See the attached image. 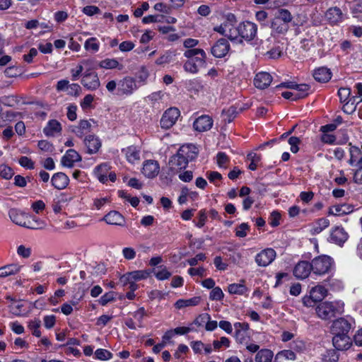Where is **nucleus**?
Segmentation results:
<instances>
[{
  "instance_id": "31",
  "label": "nucleus",
  "mask_w": 362,
  "mask_h": 362,
  "mask_svg": "<svg viewBox=\"0 0 362 362\" xmlns=\"http://www.w3.org/2000/svg\"><path fill=\"white\" fill-rule=\"evenodd\" d=\"M247 290L244 280H241L240 284H231L228 287V291L230 294L243 295Z\"/></svg>"
},
{
  "instance_id": "26",
  "label": "nucleus",
  "mask_w": 362,
  "mask_h": 362,
  "mask_svg": "<svg viewBox=\"0 0 362 362\" xmlns=\"http://www.w3.org/2000/svg\"><path fill=\"white\" fill-rule=\"evenodd\" d=\"M62 131L61 124L56 119H51L44 128L43 132L47 136H54Z\"/></svg>"
},
{
  "instance_id": "16",
  "label": "nucleus",
  "mask_w": 362,
  "mask_h": 362,
  "mask_svg": "<svg viewBox=\"0 0 362 362\" xmlns=\"http://www.w3.org/2000/svg\"><path fill=\"white\" fill-rule=\"evenodd\" d=\"M325 17L330 24L336 25L343 21L344 14L340 8L334 6L327 9Z\"/></svg>"
},
{
  "instance_id": "5",
  "label": "nucleus",
  "mask_w": 362,
  "mask_h": 362,
  "mask_svg": "<svg viewBox=\"0 0 362 362\" xmlns=\"http://www.w3.org/2000/svg\"><path fill=\"white\" fill-rule=\"evenodd\" d=\"M137 88L136 81L132 77H125L118 83L117 95H131Z\"/></svg>"
},
{
  "instance_id": "20",
  "label": "nucleus",
  "mask_w": 362,
  "mask_h": 362,
  "mask_svg": "<svg viewBox=\"0 0 362 362\" xmlns=\"http://www.w3.org/2000/svg\"><path fill=\"white\" fill-rule=\"evenodd\" d=\"M81 160V156L74 149H69L62 158L61 163L63 166L72 168L74 163Z\"/></svg>"
},
{
  "instance_id": "63",
  "label": "nucleus",
  "mask_w": 362,
  "mask_h": 362,
  "mask_svg": "<svg viewBox=\"0 0 362 362\" xmlns=\"http://www.w3.org/2000/svg\"><path fill=\"white\" fill-rule=\"evenodd\" d=\"M216 158L219 167H224L229 162V158L224 152H218Z\"/></svg>"
},
{
  "instance_id": "28",
  "label": "nucleus",
  "mask_w": 362,
  "mask_h": 362,
  "mask_svg": "<svg viewBox=\"0 0 362 362\" xmlns=\"http://www.w3.org/2000/svg\"><path fill=\"white\" fill-rule=\"evenodd\" d=\"M329 225V221L326 218H321L314 222L310 228V233L312 235H317L320 233L324 229L327 228Z\"/></svg>"
},
{
  "instance_id": "48",
  "label": "nucleus",
  "mask_w": 362,
  "mask_h": 362,
  "mask_svg": "<svg viewBox=\"0 0 362 362\" xmlns=\"http://www.w3.org/2000/svg\"><path fill=\"white\" fill-rule=\"evenodd\" d=\"M282 50L279 46L274 47L266 52L267 59H277L281 56Z\"/></svg>"
},
{
  "instance_id": "42",
  "label": "nucleus",
  "mask_w": 362,
  "mask_h": 362,
  "mask_svg": "<svg viewBox=\"0 0 362 362\" xmlns=\"http://www.w3.org/2000/svg\"><path fill=\"white\" fill-rule=\"evenodd\" d=\"M310 86L307 84H297V86L295 90H296L298 92L296 93V95H295L294 100H298L300 98H303L305 96L308 95V90H309Z\"/></svg>"
},
{
  "instance_id": "55",
  "label": "nucleus",
  "mask_w": 362,
  "mask_h": 362,
  "mask_svg": "<svg viewBox=\"0 0 362 362\" xmlns=\"http://www.w3.org/2000/svg\"><path fill=\"white\" fill-rule=\"evenodd\" d=\"M250 226L246 223H241L235 229V235L239 238H244L247 235V231L249 230Z\"/></svg>"
},
{
  "instance_id": "56",
  "label": "nucleus",
  "mask_w": 362,
  "mask_h": 362,
  "mask_svg": "<svg viewBox=\"0 0 362 362\" xmlns=\"http://www.w3.org/2000/svg\"><path fill=\"white\" fill-rule=\"evenodd\" d=\"M351 95V89L349 88H340L338 90V95L341 103L349 100Z\"/></svg>"
},
{
  "instance_id": "44",
  "label": "nucleus",
  "mask_w": 362,
  "mask_h": 362,
  "mask_svg": "<svg viewBox=\"0 0 362 362\" xmlns=\"http://www.w3.org/2000/svg\"><path fill=\"white\" fill-rule=\"evenodd\" d=\"M119 62L115 59H105L99 63V66L103 69H112L117 68Z\"/></svg>"
},
{
  "instance_id": "15",
  "label": "nucleus",
  "mask_w": 362,
  "mask_h": 362,
  "mask_svg": "<svg viewBox=\"0 0 362 362\" xmlns=\"http://www.w3.org/2000/svg\"><path fill=\"white\" fill-rule=\"evenodd\" d=\"M311 272V262L300 261L294 267L293 274L297 279H304L309 276Z\"/></svg>"
},
{
  "instance_id": "59",
  "label": "nucleus",
  "mask_w": 362,
  "mask_h": 362,
  "mask_svg": "<svg viewBox=\"0 0 362 362\" xmlns=\"http://www.w3.org/2000/svg\"><path fill=\"white\" fill-rule=\"evenodd\" d=\"M300 143V140L298 137L291 136L288 139V144L291 145V151L292 153H296L298 151V144Z\"/></svg>"
},
{
  "instance_id": "54",
  "label": "nucleus",
  "mask_w": 362,
  "mask_h": 362,
  "mask_svg": "<svg viewBox=\"0 0 362 362\" xmlns=\"http://www.w3.org/2000/svg\"><path fill=\"white\" fill-rule=\"evenodd\" d=\"M115 296L116 294L113 291L107 292L101 296V298L99 300V303L102 305H105L108 303L113 301L115 299Z\"/></svg>"
},
{
  "instance_id": "46",
  "label": "nucleus",
  "mask_w": 362,
  "mask_h": 362,
  "mask_svg": "<svg viewBox=\"0 0 362 362\" xmlns=\"http://www.w3.org/2000/svg\"><path fill=\"white\" fill-rule=\"evenodd\" d=\"M322 359L325 362H337L339 356L335 350L329 349L323 354Z\"/></svg>"
},
{
  "instance_id": "35",
  "label": "nucleus",
  "mask_w": 362,
  "mask_h": 362,
  "mask_svg": "<svg viewBox=\"0 0 362 362\" xmlns=\"http://www.w3.org/2000/svg\"><path fill=\"white\" fill-rule=\"evenodd\" d=\"M310 294L314 300L321 301L327 294V289L322 286H316L312 288Z\"/></svg>"
},
{
  "instance_id": "47",
  "label": "nucleus",
  "mask_w": 362,
  "mask_h": 362,
  "mask_svg": "<svg viewBox=\"0 0 362 362\" xmlns=\"http://www.w3.org/2000/svg\"><path fill=\"white\" fill-rule=\"evenodd\" d=\"M247 160L251 161L249 165V168L251 170H255L257 169V163L260 161L261 157L255 153H250L247 156Z\"/></svg>"
},
{
  "instance_id": "39",
  "label": "nucleus",
  "mask_w": 362,
  "mask_h": 362,
  "mask_svg": "<svg viewBox=\"0 0 362 362\" xmlns=\"http://www.w3.org/2000/svg\"><path fill=\"white\" fill-rule=\"evenodd\" d=\"M87 270L93 276H101L106 272L105 265L103 264H97L95 266L89 265L87 267Z\"/></svg>"
},
{
  "instance_id": "62",
  "label": "nucleus",
  "mask_w": 362,
  "mask_h": 362,
  "mask_svg": "<svg viewBox=\"0 0 362 362\" xmlns=\"http://www.w3.org/2000/svg\"><path fill=\"white\" fill-rule=\"evenodd\" d=\"M213 345L214 349H220L222 346L226 347H229L230 346V340L225 337H221L220 340H214L213 342Z\"/></svg>"
},
{
  "instance_id": "6",
  "label": "nucleus",
  "mask_w": 362,
  "mask_h": 362,
  "mask_svg": "<svg viewBox=\"0 0 362 362\" xmlns=\"http://www.w3.org/2000/svg\"><path fill=\"white\" fill-rule=\"evenodd\" d=\"M337 312L336 307L332 303L323 302L316 308V313L319 317L323 320H329L334 317Z\"/></svg>"
},
{
  "instance_id": "32",
  "label": "nucleus",
  "mask_w": 362,
  "mask_h": 362,
  "mask_svg": "<svg viewBox=\"0 0 362 362\" xmlns=\"http://www.w3.org/2000/svg\"><path fill=\"white\" fill-rule=\"evenodd\" d=\"M200 297H194L189 299H179L175 303V307L181 309L185 307L194 306L199 303Z\"/></svg>"
},
{
  "instance_id": "21",
  "label": "nucleus",
  "mask_w": 362,
  "mask_h": 362,
  "mask_svg": "<svg viewBox=\"0 0 362 362\" xmlns=\"http://www.w3.org/2000/svg\"><path fill=\"white\" fill-rule=\"evenodd\" d=\"M272 81V76L267 72H259L256 74L254 84L259 89L267 88Z\"/></svg>"
},
{
  "instance_id": "51",
  "label": "nucleus",
  "mask_w": 362,
  "mask_h": 362,
  "mask_svg": "<svg viewBox=\"0 0 362 362\" xmlns=\"http://www.w3.org/2000/svg\"><path fill=\"white\" fill-rule=\"evenodd\" d=\"M345 205H336L329 208L328 214L334 216H341L348 212L344 209Z\"/></svg>"
},
{
  "instance_id": "17",
  "label": "nucleus",
  "mask_w": 362,
  "mask_h": 362,
  "mask_svg": "<svg viewBox=\"0 0 362 362\" xmlns=\"http://www.w3.org/2000/svg\"><path fill=\"white\" fill-rule=\"evenodd\" d=\"M177 152L178 155L181 156L187 162L195 159L198 155L197 148L193 144L182 145Z\"/></svg>"
},
{
  "instance_id": "19",
  "label": "nucleus",
  "mask_w": 362,
  "mask_h": 362,
  "mask_svg": "<svg viewBox=\"0 0 362 362\" xmlns=\"http://www.w3.org/2000/svg\"><path fill=\"white\" fill-rule=\"evenodd\" d=\"M159 169L157 161L148 160L144 163L142 173L148 178H153L158 174Z\"/></svg>"
},
{
  "instance_id": "30",
  "label": "nucleus",
  "mask_w": 362,
  "mask_h": 362,
  "mask_svg": "<svg viewBox=\"0 0 362 362\" xmlns=\"http://www.w3.org/2000/svg\"><path fill=\"white\" fill-rule=\"evenodd\" d=\"M21 268V266L18 264H11L1 267H0V278L14 275L20 272Z\"/></svg>"
},
{
  "instance_id": "23",
  "label": "nucleus",
  "mask_w": 362,
  "mask_h": 362,
  "mask_svg": "<svg viewBox=\"0 0 362 362\" xmlns=\"http://www.w3.org/2000/svg\"><path fill=\"white\" fill-rule=\"evenodd\" d=\"M102 220L110 225L123 226L124 223V217L117 211H110Z\"/></svg>"
},
{
  "instance_id": "41",
  "label": "nucleus",
  "mask_w": 362,
  "mask_h": 362,
  "mask_svg": "<svg viewBox=\"0 0 362 362\" xmlns=\"http://www.w3.org/2000/svg\"><path fill=\"white\" fill-rule=\"evenodd\" d=\"M40 326L41 321L38 319L31 320L28 323V328L31 330L32 334L37 337H40L41 335V332L39 329Z\"/></svg>"
},
{
  "instance_id": "25",
  "label": "nucleus",
  "mask_w": 362,
  "mask_h": 362,
  "mask_svg": "<svg viewBox=\"0 0 362 362\" xmlns=\"http://www.w3.org/2000/svg\"><path fill=\"white\" fill-rule=\"evenodd\" d=\"M313 77L318 82L327 83L331 79L332 72L327 67H320L315 70Z\"/></svg>"
},
{
  "instance_id": "53",
  "label": "nucleus",
  "mask_w": 362,
  "mask_h": 362,
  "mask_svg": "<svg viewBox=\"0 0 362 362\" xmlns=\"http://www.w3.org/2000/svg\"><path fill=\"white\" fill-rule=\"evenodd\" d=\"M95 356L97 359L107 360L112 357V354L103 349H98L95 351Z\"/></svg>"
},
{
  "instance_id": "13",
  "label": "nucleus",
  "mask_w": 362,
  "mask_h": 362,
  "mask_svg": "<svg viewBox=\"0 0 362 362\" xmlns=\"http://www.w3.org/2000/svg\"><path fill=\"white\" fill-rule=\"evenodd\" d=\"M213 126V119L209 115H202L197 118L193 123L194 129L199 132H206Z\"/></svg>"
},
{
  "instance_id": "4",
  "label": "nucleus",
  "mask_w": 362,
  "mask_h": 362,
  "mask_svg": "<svg viewBox=\"0 0 362 362\" xmlns=\"http://www.w3.org/2000/svg\"><path fill=\"white\" fill-rule=\"evenodd\" d=\"M240 37L246 41L252 40L257 32V25L250 21H244L238 25Z\"/></svg>"
},
{
  "instance_id": "58",
  "label": "nucleus",
  "mask_w": 362,
  "mask_h": 362,
  "mask_svg": "<svg viewBox=\"0 0 362 362\" xmlns=\"http://www.w3.org/2000/svg\"><path fill=\"white\" fill-rule=\"evenodd\" d=\"M164 18L163 16L160 15H149L145 16L142 19V22L145 24L150 23L163 22Z\"/></svg>"
},
{
  "instance_id": "14",
  "label": "nucleus",
  "mask_w": 362,
  "mask_h": 362,
  "mask_svg": "<svg viewBox=\"0 0 362 362\" xmlns=\"http://www.w3.org/2000/svg\"><path fill=\"white\" fill-rule=\"evenodd\" d=\"M8 215L11 220L14 223L20 226L27 228L29 217L25 213L16 209H11L8 211Z\"/></svg>"
},
{
  "instance_id": "9",
  "label": "nucleus",
  "mask_w": 362,
  "mask_h": 362,
  "mask_svg": "<svg viewBox=\"0 0 362 362\" xmlns=\"http://www.w3.org/2000/svg\"><path fill=\"white\" fill-rule=\"evenodd\" d=\"M351 327V323L347 320L341 317L333 322L331 327V332L332 334L348 335Z\"/></svg>"
},
{
  "instance_id": "29",
  "label": "nucleus",
  "mask_w": 362,
  "mask_h": 362,
  "mask_svg": "<svg viewBox=\"0 0 362 362\" xmlns=\"http://www.w3.org/2000/svg\"><path fill=\"white\" fill-rule=\"evenodd\" d=\"M271 28L277 34H285L289 29V25L274 16L271 21Z\"/></svg>"
},
{
  "instance_id": "61",
  "label": "nucleus",
  "mask_w": 362,
  "mask_h": 362,
  "mask_svg": "<svg viewBox=\"0 0 362 362\" xmlns=\"http://www.w3.org/2000/svg\"><path fill=\"white\" fill-rule=\"evenodd\" d=\"M199 54H204V51L202 49L194 48L189 49L186 50L184 53V56L189 59H192L195 56L199 55Z\"/></svg>"
},
{
  "instance_id": "60",
  "label": "nucleus",
  "mask_w": 362,
  "mask_h": 362,
  "mask_svg": "<svg viewBox=\"0 0 362 362\" xmlns=\"http://www.w3.org/2000/svg\"><path fill=\"white\" fill-rule=\"evenodd\" d=\"M19 164L27 169L34 168V163L27 156H21L19 159Z\"/></svg>"
},
{
  "instance_id": "1",
  "label": "nucleus",
  "mask_w": 362,
  "mask_h": 362,
  "mask_svg": "<svg viewBox=\"0 0 362 362\" xmlns=\"http://www.w3.org/2000/svg\"><path fill=\"white\" fill-rule=\"evenodd\" d=\"M332 264V259L327 255H321L314 258L311 262V268L313 274L323 275L328 273Z\"/></svg>"
},
{
  "instance_id": "64",
  "label": "nucleus",
  "mask_w": 362,
  "mask_h": 362,
  "mask_svg": "<svg viewBox=\"0 0 362 362\" xmlns=\"http://www.w3.org/2000/svg\"><path fill=\"white\" fill-rule=\"evenodd\" d=\"M122 254L126 259H133L136 257V251L132 247H124L122 250Z\"/></svg>"
},
{
  "instance_id": "3",
  "label": "nucleus",
  "mask_w": 362,
  "mask_h": 362,
  "mask_svg": "<svg viewBox=\"0 0 362 362\" xmlns=\"http://www.w3.org/2000/svg\"><path fill=\"white\" fill-rule=\"evenodd\" d=\"M180 115V112L177 107H170L165 110L160 119V124L163 129L171 128Z\"/></svg>"
},
{
  "instance_id": "2",
  "label": "nucleus",
  "mask_w": 362,
  "mask_h": 362,
  "mask_svg": "<svg viewBox=\"0 0 362 362\" xmlns=\"http://www.w3.org/2000/svg\"><path fill=\"white\" fill-rule=\"evenodd\" d=\"M348 238L349 234L346 230L342 226H336L332 228L328 241L341 247Z\"/></svg>"
},
{
  "instance_id": "11",
  "label": "nucleus",
  "mask_w": 362,
  "mask_h": 362,
  "mask_svg": "<svg viewBox=\"0 0 362 362\" xmlns=\"http://www.w3.org/2000/svg\"><path fill=\"white\" fill-rule=\"evenodd\" d=\"M81 83L90 90L98 89L100 85L97 74L93 72L85 73L81 79Z\"/></svg>"
},
{
  "instance_id": "45",
  "label": "nucleus",
  "mask_w": 362,
  "mask_h": 362,
  "mask_svg": "<svg viewBox=\"0 0 362 362\" xmlns=\"http://www.w3.org/2000/svg\"><path fill=\"white\" fill-rule=\"evenodd\" d=\"M154 274H155L156 277L158 280H161V281L168 279L171 276V273L170 272H168V269H166V267H165L163 266L159 267L158 268V270L154 272Z\"/></svg>"
},
{
  "instance_id": "10",
  "label": "nucleus",
  "mask_w": 362,
  "mask_h": 362,
  "mask_svg": "<svg viewBox=\"0 0 362 362\" xmlns=\"http://www.w3.org/2000/svg\"><path fill=\"white\" fill-rule=\"evenodd\" d=\"M234 327L235 329V337L237 342L242 344H247L249 338V325L245 322H235Z\"/></svg>"
},
{
  "instance_id": "24",
  "label": "nucleus",
  "mask_w": 362,
  "mask_h": 362,
  "mask_svg": "<svg viewBox=\"0 0 362 362\" xmlns=\"http://www.w3.org/2000/svg\"><path fill=\"white\" fill-rule=\"evenodd\" d=\"M84 143L88 149L87 152L89 154L96 153L101 146V143L100 140L93 135L88 136L85 139Z\"/></svg>"
},
{
  "instance_id": "27",
  "label": "nucleus",
  "mask_w": 362,
  "mask_h": 362,
  "mask_svg": "<svg viewBox=\"0 0 362 362\" xmlns=\"http://www.w3.org/2000/svg\"><path fill=\"white\" fill-rule=\"evenodd\" d=\"M122 151L125 154L127 160L131 163H134L140 160V151L134 146L123 148Z\"/></svg>"
},
{
  "instance_id": "52",
  "label": "nucleus",
  "mask_w": 362,
  "mask_h": 362,
  "mask_svg": "<svg viewBox=\"0 0 362 362\" xmlns=\"http://www.w3.org/2000/svg\"><path fill=\"white\" fill-rule=\"evenodd\" d=\"M14 175L13 170L11 168L2 165L0 166V175L6 179L9 180L12 177V176Z\"/></svg>"
},
{
  "instance_id": "34",
  "label": "nucleus",
  "mask_w": 362,
  "mask_h": 362,
  "mask_svg": "<svg viewBox=\"0 0 362 362\" xmlns=\"http://www.w3.org/2000/svg\"><path fill=\"white\" fill-rule=\"evenodd\" d=\"M10 312L16 316L23 315L26 312L24 308V304L21 300H16L12 302L8 305Z\"/></svg>"
},
{
  "instance_id": "36",
  "label": "nucleus",
  "mask_w": 362,
  "mask_h": 362,
  "mask_svg": "<svg viewBox=\"0 0 362 362\" xmlns=\"http://www.w3.org/2000/svg\"><path fill=\"white\" fill-rule=\"evenodd\" d=\"M296 359V354L291 350H283L279 351L275 357V361L277 362H287L288 361H293Z\"/></svg>"
},
{
  "instance_id": "8",
  "label": "nucleus",
  "mask_w": 362,
  "mask_h": 362,
  "mask_svg": "<svg viewBox=\"0 0 362 362\" xmlns=\"http://www.w3.org/2000/svg\"><path fill=\"white\" fill-rule=\"evenodd\" d=\"M275 257V250L272 248H267L263 250L256 255L255 262L259 267H266L271 264Z\"/></svg>"
},
{
  "instance_id": "7",
  "label": "nucleus",
  "mask_w": 362,
  "mask_h": 362,
  "mask_svg": "<svg viewBox=\"0 0 362 362\" xmlns=\"http://www.w3.org/2000/svg\"><path fill=\"white\" fill-rule=\"evenodd\" d=\"M230 50V44L228 40L221 38L212 46L211 52L216 58L225 57Z\"/></svg>"
},
{
  "instance_id": "49",
  "label": "nucleus",
  "mask_w": 362,
  "mask_h": 362,
  "mask_svg": "<svg viewBox=\"0 0 362 362\" xmlns=\"http://www.w3.org/2000/svg\"><path fill=\"white\" fill-rule=\"evenodd\" d=\"M46 226V223L40 219H35L33 218V221H30L29 219L27 228L33 229V230H37V229H43Z\"/></svg>"
},
{
  "instance_id": "40",
  "label": "nucleus",
  "mask_w": 362,
  "mask_h": 362,
  "mask_svg": "<svg viewBox=\"0 0 362 362\" xmlns=\"http://www.w3.org/2000/svg\"><path fill=\"white\" fill-rule=\"evenodd\" d=\"M84 48L88 51L96 52L99 50V43L97 42L95 37H90L88 39L84 44Z\"/></svg>"
},
{
  "instance_id": "38",
  "label": "nucleus",
  "mask_w": 362,
  "mask_h": 362,
  "mask_svg": "<svg viewBox=\"0 0 362 362\" xmlns=\"http://www.w3.org/2000/svg\"><path fill=\"white\" fill-rule=\"evenodd\" d=\"M273 353L269 349H262L257 352L255 356L256 362H271Z\"/></svg>"
},
{
  "instance_id": "57",
  "label": "nucleus",
  "mask_w": 362,
  "mask_h": 362,
  "mask_svg": "<svg viewBox=\"0 0 362 362\" xmlns=\"http://www.w3.org/2000/svg\"><path fill=\"white\" fill-rule=\"evenodd\" d=\"M224 297V294L219 287H214L210 293V299L212 300H220Z\"/></svg>"
},
{
  "instance_id": "43",
  "label": "nucleus",
  "mask_w": 362,
  "mask_h": 362,
  "mask_svg": "<svg viewBox=\"0 0 362 362\" xmlns=\"http://www.w3.org/2000/svg\"><path fill=\"white\" fill-rule=\"evenodd\" d=\"M238 114V111L237 107L234 106H231L227 110H223L222 112V115L226 117L225 119L227 120L228 122H231Z\"/></svg>"
},
{
  "instance_id": "33",
  "label": "nucleus",
  "mask_w": 362,
  "mask_h": 362,
  "mask_svg": "<svg viewBox=\"0 0 362 362\" xmlns=\"http://www.w3.org/2000/svg\"><path fill=\"white\" fill-rule=\"evenodd\" d=\"M150 274L151 272L149 270H136L127 273V276L129 281H139L147 279Z\"/></svg>"
},
{
  "instance_id": "50",
  "label": "nucleus",
  "mask_w": 362,
  "mask_h": 362,
  "mask_svg": "<svg viewBox=\"0 0 362 362\" xmlns=\"http://www.w3.org/2000/svg\"><path fill=\"white\" fill-rule=\"evenodd\" d=\"M185 71L191 74H197L199 71V66L196 64L193 61L188 59L183 65Z\"/></svg>"
},
{
  "instance_id": "37",
  "label": "nucleus",
  "mask_w": 362,
  "mask_h": 362,
  "mask_svg": "<svg viewBox=\"0 0 362 362\" xmlns=\"http://www.w3.org/2000/svg\"><path fill=\"white\" fill-rule=\"evenodd\" d=\"M280 21L284 22L287 25L289 24L293 20V16L291 12L286 8H279L276 11L274 15Z\"/></svg>"
},
{
  "instance_id": "18",
  "label": "nucleus",
  "mask_w": 362,
  "mask_h": 362,
  "mask_svg": "<svg viewBox=\"0 0 362 362\" xmlns=\"http://www.w3.org/2000/svg\"><path fill=\"white\" fill-rule=\"evenodd\" d=\"M332 344L337 350H346L351 345V338L345 334H333Z\"/></svg>"
},
{
  "instance_id": "22",
  "label": "nucleus",
  "mask_w": 362,
  "mask_h": 362,
  "mask_svg": "<svg viewBox=\"0 0 362 362\" xmlns=\"http://www.w3.org/2000/svg\"><path fill=\"white\" fill-rule=\"evenodd\" d=\"M52 186L57 189H63L69 182V177L64 173H57L51 179Z\"/></svg>"
},
{
  "instance_id": "12",
  "label": "nucleus",
  "mask_w": 362,
  "mask_h": 362,
  "mask_svg": "<svg viewBox=\"0 0 362 362\" xmlns=\"http://www.w3.org/2000/svg\"><path fill=\"white\" fill-rule=\"evenodd\" d=\"M188 163L181 156L178 155V152L173 155L169 160V168L173 174L177 173L180 170L185 169Z\"/></svg>"
}]
</instances>
